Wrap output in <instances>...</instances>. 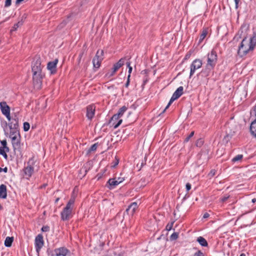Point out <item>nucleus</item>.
Wrapping results in <instances>:
<instances>
[{"label": "nucleus", "mask_w": 256, "mask_h": 256, "mask_svg": "<svg viewBox=\"0 0 256 256\" xmlns=\"http://www.w3.org/2000/svg\"><path fill=\"white\" fill-rule=\"evenodd\" d=\"M256 44V36H254L249 40L244 38L239 46L238 54L240 56L246 55L250 51L252 50Z\"/></svg>", "instance_id": "nucleus-1"}, {"label": "nucleus", "mask_w": 256, "mask_h": 256, "mask_svg": "<svg viewBox=\"0 0 256 256\" xmlns=\"http://www.w3.org/2000/svg\"><path fill=\"white\" fill-rule=\"evenodd\" d=\"M218 60V56L216 51L212 50L207 55V64L205 69L202 70V72L205 74L206 76L209 75L210 71L214 68Z\"/></svg>", "instance_id": "nucleus-2"}, {"label": "nucleus", "mask_w": 256, "mask_h": 256, "mask_svg": "<svg viewBox=\"0 0 256 256\" xmlns=\"http://www.w3.org/2000/svg\"><path fill=\"white\" fill-rule=\"evenodd\" d=\"M32 71L33 72V79L38 84L40 82L42 78V74L41 60L40 58H36L32 63Z\"/></svg>", "instance_id": "nucleus-3"}, {"label": "nucleus", "mask_w": 256, "mask_h": 256, "mask_svg": "<svg viewBox=\"0 0 256 256\" xmlns=\"http://www.w3.org/2000/svg\"><path fill=\"white\" fill-rule=\"evenodd\" d=\"M75 197L72 196L68 200L65 208H64L60 212L62 220L64 221L69 220L72 216V210L74 208Z\"/></svg>", "instance_id": "nucleus-4"}, {"label": "nucleus", "mask_w": 256, "mask_h": 256, "mask_svg": "<svg viewBox=\"0 0 256 256\" xmlns=\"http://www.w3.org/2000/svg\"><path fill=\"white\" fill-rule=\"evenodd\" d=\"M35 161L34 158H30L28 162V166L24 170L26 178H30L33 174L35 168Z\"/></svg>", "instance_id": "nucleus-5"}, {"label": "nucleus", "mask_w": 256, "mask_h": 256, "mask_svg": "<svg viewBox=\"0 0 256 256\" xmlns=\"http://www.w3.org/2000/svg\"><path fill=\"white\" fill-rule=\"evenodd\" d=\"M184 88L182 86L178 87L177 90L174 92L167 106L164 110L163 112H165V110L170 106V105L172 103V102L179 98L183 94Z\"/></svg>", "instance_id": "nucleus-6"}, {"label": "nucleus", "mask_w": 256, "mask_h": 256, "mask_svg": "<svg viewBox=\"0 0 256 256\" xmlns=\"http://www.w3.org/2000/svg\"><path fill=\"white\" fill-rule=\"evenodd\" d=\"M202 60L200 59H196L192 62L190 66V78L194 74L196 70L202 67Z\"/></svg>", "instance_id": "nucleus-7"}, {"label": "nucleus", "mask_w": 256, "mask_h": 256, "mask_svg": "<svg viewBox=\"0 0 256 256\" xmlns=\"http://www.w3.org/2000/svg\"><path fill=\"white\" fill-rule=\"evenodd\" d=\"M104 52L102 50H98L95 57L92 60L94 66L96 68H98L102 60H103Z\"/></svg>", "instance_id": "nucleus-8"}, {"label": "nucleus", "mask_w": 256, "mask_h": 256, "mask_svg": "<svg viewBox=\"0 0 256 256\" xmlns=\"http://www.w3.org/2000/svg\"><path fill=\"white\" fill-rule=\"evenodd\" d=\"M0 107L2 114L6 116L8 120H11L10 116V108L6 102H2L0 103Z\"/></svg>", "instance_id": "nucleus-9"}, {"label": "nucleus", "mask_w": 256, "mask_h": 256, "mask_svg": "<svg viewBox=\"0 0 256 256\" xmlns=\"http://www.w3.org/2000/svg\"><path fill=\"white\" fill-rule=\"evenodd\" d=\"M124 180V178L121 177L110 178L109 179L107 182L108 184V187L109 189H113L118 184L122 182Z\"/></svg>", "instance_id": "nucleus-10"}, {"label": "nucleus", "mask_w": 256, "mask_h": 256, "mask_svg": "<svg viewBox=\"0 0 256 256\" xmlns=\"http://www.w3.org/2000/svg\"><path fill=\"white\" fill-rule=\"evenodd\" d=\"M52 256H71V253L67 248L64 247L56 248Z\"/></svg>", "instance_id": "nucleus-11"}, {"label": "nucleus", "mask_w": 256, "mask_h": 256, "mask_svg": "<svg viewBox=\"0 0 256 256\" xmlns=\"http://www.w3.org/2000/svg\"><path fill=\"white\" fill-rule=\"evenodd\" d=\"M34 244L36 251L38 254L44 244L43 236L41 234H38L36 237Z\"/></svg>", "instance_id": "nucleus-12"}, {"label": "nucleus", "mask_w": 256, "mask_h": 256, "mask_svg": "<svg viewBox=\"0 0 256 256\" xmlns=\"http://www.w3.org/2000/svg\"><path fill=\"white\" fill-rule=\"evenodd\" d=\"M122 122V119H120V118L115 114L111 118L110 123L112 125L114 128H116L120 126Z\"/></svg>", "instance_id": "nucleus-13"}, {"label": "nucleus", "mask_w": 256, "mask_h": 256, "mask_svg": "<svg viewBox=\"0 0 256 256\" xmlns=\"http://www.w3.org/2000/svg\"><path fill=\"white\" fill-rule=\"evenodd\" d=\"M58 62V60L55 59L53 61L48 63L47 68L50 72L51 74H54L56 72V65Z\"/></svg>", "instance_id": "nucleus-14"}, {"label": "nucleus", "mask_w": 256, "mask_h": 256, "mask_svg": "<svg viewBox=\"0 0 256 256\" xmlns=\"http://www.w3.org/2000/svg\"><path fill=\"white\" fill-rule=\"evenodd\" d=\"M12 140V142L14 150L18 148L20 146V134L18 136L10 137Z\"/></svg>", "instance_id": "nucleus-15"}, {"label": "nucleus", "mask_w": 256, "mask_h": 256, "mask_svg": "<svg viewBox=\"0 0 256 256\" xmlns=\"http://www.w3.org/2000/svg\"><path fill=\"white\" fill-rule=\"evenodd\" d=\"M95 112V106L94 105H90L86 108V116L88 120H91Z\"/></svg>", "instance_id": "nucleus-16"}, {"label": "nucleus", "mask_w": 256, "mask_h": 256, "mask_svg": "<svg viewBox=\"0 0 256 256\" xmlns=\"http://www.w3.org/2000/svg\"><path fill=\"white\" fill-rule=\"evenodd\" d=\"M9 121L10 122L8 124L9 128H18V119L16 114H14V116H12V118H11V120Z\"/></svg>", "instance_id": "nucleus-17"}, {"label": "nucleus", "mask_w": 256, "mask_h": 256, "mask_svg": "<svg viewBox=\"0 0 256 256\" xmlns=\"http://www.w3.org/2000/svg\"><path fill=\"white\" fill-rule=\"evenodd\" d=\"M138 208V204L136 202H132L131 204L126 210V212L128 214L132 215L135 212L136 210Z\"/></svg>", "instance_id": "nucleus-18"}, {"label": "nucleus", "mask_w": 256, "mask_h": 256, "mask_svg": "<svg viewBox=\"0 0 256 256\" xmlns=\"http://www.w3.org/2000/svg\"><path fill=\"white\" fill-rule=\"evenodd\" d=\"M125 60V58H122L114 65L112 68L114 69V72H116L120 67H122L124 64Z\"/></svg>", "instance_id": "nucleus-19"}, {"label": "nucleus", "mask_w": 256, "mask_h": 256, "mask_svg": "<svg viewBox=\"0 0 256 256\" xmlns=\"http://www.w3.org/2000/svg\"><path fill=\"white\" fill-rule=\"evenodd\" d=\"M7 196L6 187L4 184L0 186V198H6Z\"/></svg>", "instance_id": "nucleus-20"}, {"label": "nucleus", "mask_w": 256, "mask_h": 256, "mask_svg": "<svg viewBox=\"0 0 256 256\" xmlns=\"http://www.w3.org/2000/svg\"><path fill=\"white\" fill-rule=\"evenodd\" d=\"M10 137H11L12 136H18V134H20L18 128H10Z\"/></svg>", "instance_id": "nucleus-21"}, {"label": "nucleus", "mask_w": 256, "mask_h": 256, "mask_svg": "<svg viewBox=\"0 0 256 256\" xmlns=\"http://www.w3.org/2000/svg\"><path fill=\"white\" fill-rule=\"evenodd\" d=\"M250 130L252 134L256 137V120L252 122Z\"/></svg>", "instance_id": "nucleus-22"}, {"label": "nucleus", "mask_w": 256, "mask_h": 256, "mask_svg": "<svg viewBox=\"0 0 256 256\" xmlns=\"http://www.w3.org/2000/svg\"><path fill=\"white\" fill-rule=\"evenodd\" d=\"M13 240H14V238L12 236V237L7 236L4 241L5 246L6 247H10L12 246Z\"/></svg>", "instance_id": "nucleus-23"}, {"label": "nucleus", "mask_w": 256, "mask_h": 256, "mask_svg": "<svg viewBox=\"0 0 256 256\" xmlns=\"http://www.w3.org/2000/svg\"><path fill=\"white\" fill-rule=\"evenodd\" d=\"M197 241L202 246H208V242L205 238L202 236H199L197 238Z\"/></svg>", "instance_id": "nucleus-24"}, {"label": "nucleus", "mask_w": 256, "mask_h": 256, "mask_svg": "<svg viewBox=\"0 0 256 256\" xmlns=\"http://www.w3.org/2000/svg\"><path fill=\"white\" fill-rule=\"evenodd\" d=\"M127 110V107L126 106H123L119 109L118 112L116 114L120 118L126 112Z\"/></svg>", "instance_id": "nucleus-25"}, {"label": "nucleus", "mask_w": 256, "mask_h": 256, "mask_svg": "<svg viewBox=\"0 0 256 256\" xmlns=\"http://www.w3.org/2000/svg\"><path fill=\"white\" fill-rule=\"evenodd\" d=\"M208 34V30L206 29L203 30L202 33L201 34L200 39H199V43H200L206 37Z\"/></svg>", "instance_id": "nucleus-26"}, {"label": "nucleus", "mask_w": 256, "mask_h": 256, "mask_svg": "<svg viewBox=\"0 0 256 256\" xmlns=\"http://www.w3.org/2000/svg\"><path fill=\"white\" fill-rule=\"evenodd\" d=\"M8 152L6 150V148L0 147V154L2 155L6 159L8 158V155L6 154Z\"/></svg>", "instance_id": "nucleus-27"}, {"label": "nucleus", "mask_w": 256, "mask_h": 256, "mask_svg": "<svg viewBox=\"0 0 256 256\" xmlns=\"http://www.w3.org/2000/svg\"><path fill=\"white\" fill-rule=\"evenodd\" d=\"M23 21H22V20H21L19 21L18 23L16 24L13 28H12V30H17V28L22 26V24H23Z\"/></svg>", "instance_id": "nucleus-28"}, {"label": "nucleus", "mask_w": 256, "mask_h": 256, "mask_svg": "<svg viewBox=\"0 0 256 256\" xmlns=\"http://www.w3.org/2000/svg\"><path fill=\"white\" fill-rule=\"evenodd\" d=\"M243 156L242 154H238L232 159V161L233 162H236L241 160Z\"/></svg>", "instance_id": "nucleus-29"}, {"label": "nucleus", "mask_w": 256, "mask_h": 256, "mask_svg": "<svg viewBox=\"0 0 256 256\" xmlns=\"http://www.w3.org/2000/svg\"><path fill=\"white\" fill-rule=\"evenodd\" d=\"M98 148V144H92L88 150V152L95 151Z\"/></svg>", "instance_id": "nucleus-30"}, {"label": "nucleus", "mask_w": 256, "mask_h": 256, "mask_svg": "<svg viewBox=\"0 0 256 256\" xmlns=\"http://www.w3.org/2000/svg\"><path fill=\"white\" fill-rule=\"evenodd\" d=\"M204 144V140L202 138H199L196 142V145L198 147H201Z\"/></svg>", "instance_id": "nucleus-31"}, {"label": "nucleus", "mask_w": 256, "mask_h": 256, "mask_svg": "<svg viewBox=\"0 0 256 256\" xmlns=\"http://www.w3.org/2000/svg\"><path fill=\"white\" fill-rule=\"evenodd\" d=\"M24 130L25 132H27L29 130L30 128V124L28 122H24Z\"/></svg>", "instance_id": "nucleus-32"}, {"label": "nucleus", "mask_w": 256, "mask_h": 256, "mask_svg": "<svg viewBox=\"0 0 256 256\" xmlns=\"http://www.w3.org/2000/svg\"><path fill=\"white\" fill-rule=\"evenodd\" d=\"M1 144H2V148H6V150L7 151V152H8L9 151V148L6 146V144H7L6 141V140H2V141H1Z\"/></svg>", "instance_id": "nucleus-33"}, {"label": "nucleus", "mask_w": 256, "mask_h": 256, "mask_svg": "<svg viewBox=\"0 0 256 256\" xmlns=\"http://www.w3.org/2000/svg\"><path fill=\"white\" fill-rule=\"evenodd\" d=\"M116 72H114V69L113 68H112L111 71L108 72L106 74V76H108V77L112 76L115 74Z\"/></svg>", "instance_id": "nucleus-34"}, {"label": "nucleus", "mask_w": 256, "mask_h": 256, "mask_svg": "<svg viewBox=\"0 0 256 256\" xmlns=\"http://www.w3.org/2000/svg\"><path fill=\"white\" fill-rule=\"evenodd\" d=\"M194 134V132L192 131L190 132V135L186 138V139L184 140V142H188L190 140V139L193 136Z\"/></svg>", "instance_id": "nucleus-35"}, {"label": "nucleus", "mask_w": 256, "mask_h": 256, "mask_svg": "<svg viewBox=\"0 0 256 256\" xmlns=\"http://www.w3.org/2000/svg\"><path fill=\"white\" fill-rule=\"evenodd\" d=\"M178 238V234L176 232L173 233L170 236V240H176Z\"/></svg>", "instance_id": "nucleus-36"}, {"label": "nucleus", "mask_w": 256, "mask_h": 256, "mask_svg": "<svg viewBox=\"0 0 256 256\" xmlns=\"http://www.w3.org/2000/svg\"><path fill=\"white\" fill-rule=\"evenodd\" d=\"M194 256H204V254L200 250H198L194 254Z\"/></svg>", "instance_id": "nucleus-37"}, {"label": "nucleus", "mask_w": 256, "mask_h": 256, "mask_svg": "<svg viewBox=\"0 0 256 256\" xmlns=\"http://www.w3.org/2000/svg\"><path fill=\"white\" fill-rule=\"evenodd\" d=\"M12 0H6L5 2L4 6L8 7L11 5Z\"/></svg>", "instance_id": "nucleus-38"}, {"label": "nucleus", "mask_w": 256, "mask_h": 256, "mask_svg": "<svg viewBox=\"0 0 256 256\" xmlns=\"http://www.w3.org/2000/svg\"><path fill=\"white\" fill-rule=\"evenodd\" d=\"M173 224L174 222H172L171 224H168L166 226V229L168 231L171 230L173 226Z\"/></svg>", "instance_id": "nucleus-39"}, {"label": "nucleus", "mask_w": 256, "mask_h": 256, "mask_svg": "<svg viewBox=\"0 0 256 256\" xmlns=\"http://www.w3.org/2000/svg\"><path fill=\"white\" fill-rule=\"evenodd\" d=\"M215 174H216V170H212L210 172V173H209V174H208V176H210L212 177V176H214V175H215Z\"/></svg>", "instance_id": "nucleus-40"}, {"label": "nucleus", "mask_w": 256, "mask_h": 256, "mask_svg": "<svg viewBox=\"0 0 256 256\" xmlns=\"http://www.w3.org/2000/svg\"><path fill=\"white\" fill-rule=\"evenodd\" d=\"M130 74H128L127 82L125 84V86L126 88H128L130 84Z\"/></svg>", "instance_id": "nucleus-41"}, {"label": "nucleus", "mask_w": 256, "mask_h": 256, "mask_svg": "<svg viewBox=\"0 0 256 256\" xmlns=\"http://www.w3.org/2000/svg\"><path fill=\"white\" fill-rule=\"evenodd\" d=\"M191 188V184H190V183H187L186 184V189L187 190V191H188L190 190Z\"/></svg>", "instance_id": "nucleus-42"}, {"label": "nucleus", "mask_w": 256, "mask_h": 256, "mask_svg": "<svg viewBox=\"0 0 256 256\" xmlns=\"http://www.w3.org/2000/svg\"><path fill=\"white\" fill-rule=\"evenodd\" d=\"M228 198H229V196H224L222 198L221 200H222V202H224Z\"/></svg>", "instance_id": "nucleus-43"}, {"label": "nucleus", "mask_w": 256, "mask_h": 256, "mask_svg": "<svg viewBox=\"0 0 256 256\" xmlns=\"http://www.w3.org/2000/svg\"><path fill=\"white\" fill-rule=\"evenodd\" d=\"M118 164V160L116 158V161L114 162V165L112 166V167H116Z\"/></svg>", "instance_id": "nucleus-44"}, {"label": "nucleus", "mask_w": 256, "mask_h": 256, "mask_svg": "<svg viewBox=\"0 0 256 256\" xmlns=\"http://www.w3.org/2000/svg\"><path fill=\"white\" fill-rule=\"evenodd\" d=\"M2 171L6 172H8V168L6 167L4 168H0V172Z\"/></svg>", "instance_id": "nucleus-45"}, {"label": "nucleus", "mask_w": 256, "mask_h": 256, "mask_svg": "<svg viewBox=\"0 0 256 256\" xmlns=\"http://www.w3.org/2000/svg\"><path fill=\"white\" fill-rule=\"evenodd\" d=\"M240 0H234V2L236 4V8H238V4L240 2Z\"/></svg>", "instance_id": "nucleus-46"}, {"label": "nucleus", "mask_w": 256, "mask_h": 256, "mask_svg": "<svg viewBox=\"0 0 256 256\" xmlns=\"http://www.w3.org/2000/svg\"><path fill=\"white\" fill-rule=\"evenodd\" d=\"M210 216L209 214L207 212H206L205 214H204V216H203V218H208V216Z\"/></svg>", "instance_id": "nucleus-47"}, {"label": "nucleus", "mask_w": 256, "mask_h": 256, "mask_svg": "<svg viewBox=\"0 0 256 256\" xmlns=\"http://www.w3.org/2000/svg\"><path fill=\"white\" fill-rule=\"evenodd\" d=\"M128 68V74H130H130L132 72V67H130Z\"/></svg>", "instance_id": "nucleus-48"}, {"label": "nucleus", "mask_w": 256, "mask_h": 256, "mask_svg": "<svg viewBox=\"0 0 256 256\" xmlns=\"http://www.w3.org/2000/svg\"><path fill=\"white\" fill-rule=\"evenodd\" d=\"M24 0H16V4H20Z\"/></svg>", "instance_id": "nucleus-49"}, {"label": "nucleus", "mask_w": 256, "mask_h": 256, "mask_svg": "<svg viewBox=\"0 0 256 256\" xmlns=\"http://www.w3.org/2000/svg\"><path fill=\"white\" fill-rule=\"evenodd\" d=\"M126 64L127 67H128V68H129L130 67H132V66H130V62H127L126 63Z\"/></svg>", "instance_id": "nucleus-50"}, {"label": "nucleus", "mask_w": 256, "mask_h": 256, "mask_svg": "<svg viewBox=\"0 0 256 256\" xmlns=\"http://www.w3.org/2000/svg\"><path fill=\"white\" fill-rule=\"evenodd\" d=\"M252 203H255L256 202V198H254L252 199Z\"/></svg>", "instance_id": "nucleus-51"}, {"label": "nucleus", "mask_w": 256, "mask_h": 256, "mask_svg": "<svg viewBox=\"0 0 256 256\" xmlns=\"http://www.w3.org/2000/svg\"><path fill=\"white\" fill-rule=\"evenodd\" d=\"M42 230V231H46L47 230V228H46V227L45 228L43 227Z\"/></svg>", "instance_id": "nucleus-52"}, {"label": "nucleus", "mask_w": 256, "mask_h": 256, "mask_svg": "<svg viewBox=\"0 0 256 256\" xmlns=\"http://www.w3.org/2000/svg\"><path fill=\"white\" fill-rule=\"evenodd\" d=\"M240 256H246V254H244L242 253V254H240Z\"/></svg>", "instance_id": "nucleus-53"}, {"label": "nucleus", "mask_w": 256, "mask_h": 256, "mask_svg": "<svg viewBox=\"0 0 256 256\" xmlns=\"http://www.w3.org/2000/svg\"><path fill=\"white\" fill-rule=\"evenodd\" d=\"M2 206L0 204V210H2Z\"/></svg>", "instance_id": "nucleus-54"}, {"label": "nucleus", "mask_w": 256, "mask_h": 256, "mask_svg": "<svg viewBox=\"0 0 256 256\" xmlns=\"http://www.w3.org/2000/svg\"><path fill=\"white\" fill-rule=\"evenodd\" d=\"M58 200H59V198H57V199L56 200V202H58Z\"/></svg>", "instance_id": "nucleus-55"}, {"label": "nucleus", "mask_w": 256, "mask_h": 256, "mask_svg": "<svg viewBox=\"0 0 256 256\" xmlns=\"http://www.w3.org/2000/svg\"><path fill=\"white\" fill-rule=\"evenodd\" d=\"M228 135H227V136L225 137V138H228Z\"/></svg>", "instance_id": "nucleus-56"}, {"label": "nucleus", "mask_w": 256, "mask_h": 256, "mask_svg": "<svg viewBox=\"0 0 256 256\" xmlns=\"http://www.w3.org/2000/svg\"><path fill=\"white\" fill-rule=\"evenodd\" d=\"M193 0H190L189 2H192Z\"/></svg>", "instance_id": "nucleus-57"}, {"label": "nucleus", "mask_w": 256, "mask_h": 256, "mask_svg": "<svg viewBox=\"0 0 256 256\" xmlns=\"http://www.w3.org/2000/svg\"><path fill=\"white\" fill-rule=\"evenodd\" d=\"M118 256H121L120 254H118Z\"/></svg>", "instance_id": "nucleus-58"}]
</instances>
